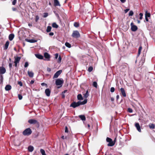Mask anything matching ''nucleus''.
<instances>
[{"instance_id": "obj_57", "label": "nucleus", "mask_w": 155, "mask_h": 155, "mask_svg": "<svg viewBox=\"0 0 155 155\" xmlns=\"http://www.w3.org/2000/svg\"><path fill=\"white\" fill-rule=\"evenodd\" d=\"M120 1L122 3H124L126 2V0H120Z\"/></svg>"}, {"instance_id": "obj_23", "label": "nucleus", "mask_w": 155, "mask_h": 155, "mask_svg": "<svg viewBox=\"0 0 155 155\" xmlns=\"http://www.w3.org/2000/svg\"><path fill=\"white\" fill-rule=\"evenodd\" d=\"M77 98L78 100H83V98L82 97V95L81 94H78L77 96Z\"/></svg>"}, {"instance_id": "obj_50", "label": "nucleus", "mask_w": 155, "mask_h": 155, "mask_svg": "<svg viewBox=\"0 0 155 155\" xmlns=\"http://www.w3.org/2000/svg\"><path fill=\"white\" fill-rule=\"evenodd\" d=\"M12 64L11 63H9V66L10 68V69H11V68H12Z\"/></svg>"}, {"instance_id": "obj_42", "label": "nucleus", "mask_w": 155, "mask_h": 155, "mask_svg": "<svg viewBox=\"0 0 155 155\" xmlns=\"http://www.w3.org/2000/svg\"><path fill=\"white\" fill-rule=\"evenodd\" d=\"M39 18V17L38 15H36L35 16V21L36 22H37Z\"/></svg>"}, {"instance_id": "obj_37", "label": "nucleus", "mask_w": 155, "mask_h": 155, "mask_svg": "<svg viewBox=\"0 0 155 155\" xmlns=\"http://www.w3.org/2000/svg\"><path fill=\"white\" fill-rule=\"evenodd\" d=\"M74 26L75 27H78L79 26V24L77 22H74Z\"/></svg>"}, {"instance_id": "obj_27", "label": "nucleus", "mask_w": 155, "mask_h": 155, "mask_svg": "<svg viewBox=\"0 0 155 155\" xmlns=\"http://www.w3.org/2000/svg\"><path fill=\"white\" fill-rule=\"evenodd\" d=\"M142 49V47L141 46L139 48V50H138V54H137L138 56H139V55H140V54L141 53V52Z\"/></svg>"}, {"instance_id": "obj_5", "label": "nucleus", "mask_w": 155, "mask_h": 155, "mask_svg": "<svg viewBox=\"0 0 155 155\" xmlns=\"http://www.w3.org/2000/svg\"><path fill=\"white\" fill-rule=\"evenodd\" d=\"M15 58L14 63L15 66V67H17V64H18L21 58L20 57H14Z\"/></svg>"}, {"instance_id": "obj_40", "label": "nucleus", "mask_w": 155, "mask_h": 155, "mask_svg": "<svg viewBox=\"0 0 155 155\" xmlns=\"http://www.w3.org/2000/svg\"><path fill=\"white\" fill-rule=\"evenodd\" d=\"M61 56H59L58 57V63H60L61 61Z\"/></svg>"}, {"instance_id": "obj_30", "label": "nucleus", "mask_w": 155, "mask_h": 155, "mask_svg": "<svg viewBox=\"0 0 155 155\" xmlns=\"http://www.w3.org/2000/svg\"><path fill=\"white\" fill-rule=\"evenodd\" d=\"M65 45L68 48H70L71 47V45L68 42H66L65 43Z\"/></svg>"}, {"instance_id": "obj_60", "label": "nucleus", "mask_w": 155, "mask_h": 155, "mask_svg": "<svg viewBox=\"0 0 155 155\" xmlns=\"http://www.w3.org/2000/svg\"><path fill=\"white\" fill-rule=\"evenodd\" d=\"M145 20L146 21H148V18H145Z\"/></svg>"}, {"instance_id": "obj_46", "label": "nucleus", "mask_w": 155, "mask_h": 155, "mask_svg": "<svg viewBox=\"0 0 155 155\" xmlns=\"http://www.w3.org/2000/svg\"><path fill=\"white\" fill-rule=\"evenodd\" d=\"M18 97L19 100H21L22 98V96L20 94H18Z\"/></svg>"}, {"instance_id": "obj_41", "label": "nucleus", "mask_w": 155, "mask_h": 155, "mask_svg": "<svg viewBox=\"0 0 155 155\" xmlns=\"http://www.w3.org/2000/svg\"><path fill=\"white\" fill-rule=\"evenodd\" d=\"M139 15L140 16L139 19L140 20L142 19L143 18V14L142 13H140L139 14Z\"/></svg>"}, {"instance_id": "obj_32", "label": "nucleus", "mask_w": 155, "mask_h": 155, "mask_svg": "<svg viewBox=\"0 0 155 155\" xmlns=\"http://www.w3.org/2000/svg\"><path fill=\"white\" fill-rule=\"evenodd\" d=\"M40 152L42 155H46L45 154V151L43 149L40 150Z\"/></svg>"}, {"instance_id": "obj_20", "label": "nucleus", "mask_w": 155, "mask_h": 155, "mask_svg": "<svg viewBox=\"0 0 155 155\" xmlns=\"http://www.w3.org/2000/svg\"><path fill=\"white\" fill-rule=\"evenodd\" d=\"M28 74L29 77L32 78L33 77L34 74L32 71H28Z\"/></svg>"}, {"instance_id": "obj_9", "label": "nucleus", "mask_w": 155, "mask_h": 155, "mask_svg": "<svg viewBox=\"0 0 155 155\" xmlns=\"http://www.w3.org/2000/svg\"><path fill=\"white\" fill-rule=\"evenodd\" d=\"M135 126L137 130L140 132H141L140 127L139 124L138 123H136L135 124Z\"/></svg>"}, {"instance_id": "obj_17", "label": "nucleus", "mask_w": 155, "mask_h": 155, "mask_svg": "<svg viewBox=\"0 0 155 155\" xmlns=\"http://www.w3.org/2000/svg\"><path fill=\"white\" fill-rule=\"evenodd\" d=\"M14 37V35L13 34H11L9 35L8 36V38L10 41H12Z\"/></svg>"}, {"instance_id": "obj_54", "label": "nucleus", "mask_w": 155, "mask_h": 155, "mask_svg": "<svg viewBox=\"0 0 155 155\" xmlns=\"http://www.w3.org/2000/svg\"><path fill=\"white\" fill-rule=\"evenodd\" d=\"M55 58L56 59H57L58 56V53H56L55 54Z\"/></svg>"}, {"instance_id": "obj_48", "label": "nucleus", "mask_w": 155, "mask_h": 155, "mask_svg": "<svg viewBox=\"0 0 155 155\" xmlns=\"http://www.w3.org/2000/svg\"><path fill=\"white\" fill-rule=\"evenodd\" d=\"M18 84L20 86H22V83L21 81H19L18 82Z\"/></svg>"}, {"instance_id": "obj_11", "label": "nucleus", "mask_w": 155, "mask_h": 155, "mask_svg": "<svg viewBox=\"0 0 155 155\" xmlns=\"http://www.w3.org/2000/svg\"><path fill=\"white\" fill-rule=\"evenodd\" d=\"M6 72V69L3 67H0V73L2 74L5 73Z\"/></svg>"}, {"instance_id": "obj_55", "label": "nucleus", "mask_w": 155, "mask_h": 155, "mask_svg": "<svg viewBox=\"0 0 155 155\" xmlns=\"http://www.w3.org/2000/svg\"><path fill=\"white\" fill-rule=\"evenodd\" d=\"M54 34L53 32H51L49 33V35L50 36H53L54 35Z\"/></svg>"}, {"instance_id": "obj_36", "label": "nucleus", "mask_w": 155, "mask_h": 155, "mask_svg": "<svg viewBox=\"0 0 155 155\" xmlns=\"http://www.w3.org/2000/svg\"><path fill=\"white\" fill-rule=\"evenodd\" d=\"M93 68L92 67L90 66L88 68V71L89 72H91L93 70Z\"/></svg>"}, {"instance_id": "obj_38", "label": "nucleus", "mask_w": 155, "mask_h": 155, "mask_svg": "<svg viewBox=\"0 0 155 155\" xmlns=\"http://www.w3.org/2000/svg\"><path fill=\"white\" fill-rule=\"evenodd\" d=\"M41 85L42 86H45L46 87H48V85L47 84L44 83H42L41 84Z\"/></svg>"}, {"instance_id": "obj_26", "label": "nucleus", "mask_w": 155, "mask_h": 155, "mask_svg": "<svg viewBox=\"0 0 155 155\" xmlns=\"http://www.w3.org/2000/svg\"><path fill=\"white\" fill-rule=\"evenodd\" d=\"M89 95V94L88 92V91L87 90L86 93L84 94V97L86 99Z\"/></svg>"}, {"instance_id": "obj_31", "label": "nucleus", "mask_w": 155, "mask_h": 155, "mask_svg": "<svg viewBox=\"0 0 155 155\" xmlns=\"http://www.w3.org/2000/svg\"><path fill=\"white\" fill-rule=\"evenodd\" d=\"M149 126L151 129H154L155 128V125L153 124H149Z\"/></svg>"}, {"instance_id": "obj_47", "label": "nucleus", "mask_w": 155, "mask_h": 155, "mask_svg": "<svg viewBox=\"0 0 155 155\" xmlns=\"http://www.w3.org/2000/svg\"><path fill=\"white\" fill-rule=\"evenodd\" d=\"M28 62H26L25 63V64L24 65L25 67L26 68V67H28Z\"/></svg>"}, {"instance_id": "obj_34", "label": "nucleus", "mask_w": 155, "mask_h": 155, "mask_svg": "<svg viewBox=\"0 0 155 155\" xmlns=\"http://www.w3.org/2000/svg\"><path fill=\"white\" fill-rule=\"evenodd\" d=\"M93 85L96 88L97 87V84L96 82L94 81L93 83Z\"/></svg>"}, {"instance_id": "obj_6", "label": "nucleus", "mask_w": 155, "mask_h": 155, "mask_svg": "<svg viewBox=\"0 0 155 155\" xmlns=\"http://www.w3.org/2000/svg\"><path fill=\"white\" fill-rule=\"evenodd\" d=\"M62 70H60L57 71L54 75L53 78H56L58 77L61 74L62 72Z\"/></svg>"}, {"instance_id": "obj_49", "label": "nucleus", "mask_w": 155, "mask_h": 155, "mask_svg": "<svg viewBox=\"0 0 155 155\" xmlns=\"http://www.w3.org/2000/svg\"><path fill=\"white\" fill-rule=\"evenodd\" d=\"M16 2H17V0H14L12 2V5H15V4L16 3Z\"/></svg>"}, {"instance_id": "obj_35", "label": "nucleus", "mask_w": 155, "mask_h": 155, "mask_svg": "<svg viewBox=\"0 0 155 155\" xmlns=\"http://www.w3.org/2000/svg\"><path fill=\"white\" fill-rule=\"evenodd\" d=\"M134 14V12L132 11H130L129 12V16H132Z\"/></svg>"}, {"instance_id": "obj_33", "label": "nucleus", "mask_w": 155, "mask_h": 155, "mask_svg": "<svg viewBox=\"0 0 155 155\" xmlns=\"http://www.w3.org/2000/svg\"><path fill=\"white\" fill-rule=\"evenodd\" d=\"M3 76L1 75L0 76V84H2L3 81Z\"/></svg>"}, {"instance_id": "obj_15", "label": "nucleus", "mask_w": 155, "mask_h": 155, "mask_svg": "<svg viewBox=\"0 0 155 155\" xmlns=\"http://www.w3.org/2000/svg\"><path fill=\"white\" fill-rule=\"evenodd\" d=\"M120 90L123 96L124 97H125L126 96V95L124 89L123 88H120Z\"/></svg>"}, {"instance_id": "obj_13", "label": "nucleus", "mask_w": 155, "mask_h": 155, "mask_svg": "<svg viewBox=\"0 0 155 155\" xmlns=\"http://www.w3.org/2000/svg\"><path fill=\"white\" fill-rule=\"evenodd\" d=\"M25 41L28 42L30 43H35L37 41L35 39H26Z\"/></svg>"}, {"instance_id": "obj_10", "label": "nucleus", "mask_w": 155, "mask_h": 155, "mask_svg": "<svg viewBox=\"0 0 155 155\" xmlns=\"http://www.w3.org/2000/svg\"><path fill=\"white\" fill-rule=\"evenodd\" d=\"M51 92V90L49 88L46 89L45 91V93L46 95L48 97H49L50 96Z\"/></svg>"}, {"instance_id": "obj_12", "label": "nucleus", "mask_w": 155, "mask_h": 155, "mask_svg": "<svg viewBox=\"0 0 155 155\" xmlns=\"http://www.w3.org/2000/svg\"><path fill=\"white\" fill-rule=\"evenodd\" d=\"M53 1L54 2V6H61V5L58 0H53Z\"/></svg>"}, {"instance_id": "obj_18", "label": "nucleus", "mask_w": 155, "mask_h": 155, "mask_svg": "<svg viewBox=\"0 0 155 155\" xmlns=\"http://www.w3.org/2000/svg\"><path fill=\"white\" fill-rule=\"evenodd\" d=\"M12 88L11 86L10 85H7L6 86L5 89L6 91H8L11 89Z\"/></svg>"}, {"instance_id": "obj_8", "label": "nucleus", "mask_w": 155, "mask_h": 155, "mask_svg": "<svg viewBox=\"0 0 155 155\" xmlns=\"http://www.w3.org/2000/svg\"><path fill=\"white\" fill-rule=\"evenodd\" d=\"M28 122L31 124H35L38 123L37 120L35 119H30L28 120Z\"/></svg>"}, {"instance_id": "obj_59", "label": "nucleus", "mask_w": 155, "mask_h": 155, "mask_svg": "<svg viewBox=\"0 0 155 155\" xmlns=\"http://www.w3.org/2000/svg\"><path fill=\"white\" fill-rule=\"evenodd\" d=\"M119 98V96L118 95H117L116 96V99L117 100Z\"/></svg>"}, {"instance_id": "obj_53", "label": "nucleus", "mask_w": 155, "mask_h": 155, "mask_svg": "<svg viewBox=\"0 0 155 155\" xmlns=\"http://www.w3.org/2000/svg\"><path fill=\"white\" fill-rule=\"evenodd\" d=\"M51 68H47V71H48L50 72L51 71Z\"/></svg>"}, {"instance_id": "obj_44", "label": "nucleus", "mask_w": 155, "mask_h": 155, "mask_svg": "<svg viewBox=\"0 0 155 155\" xmlns=\"http://www.w3.org/2000/svg\"><path fill=\"white\" fill-rule=\"evenodd\" d=\"M128 111L130 113H132L133 112V110L132 109L130 108H128Z\"/></svg>"}, {"instance_id": "obj_21", "label": "nucleus", "mask_w": 155, "mask_h": 155, "mask_svg": "<svg viewBox=\"0 0 155 155\" xmlns=\"http://www.w3.org/2000/svg\"><path fill=\"white\" fill-rule=\"evenodd\" d=\"M79 117L83 121H85L86 120V117L84 115H80Z\"/></svg>"}, {"instance_id": "obj_29", "label": "nucleus", "mask_w": 155, "mask_h": 155, "mask_svg": "<svg viewBox=\"0 0 155 155\" xmlns=\"http://www.w3.org/2000/svg\"><path fill=\"white\" fill-rule=\"evenodd\" d=\"M52 26L53 27L55 28H57L58 27V25L55 23H54L52 24Z\"/></svg>"}, {"instance_id": "obj_63", "label": "nucleus", "mask_w": 155, "mask_h": 155, "mask_svg": "<svg viewBox=\"0 0 155 155\" xmlns=\"http://www.w3.org/2000/svg\"><path fill=\"white\" fill-rule=\"evenodd\" d=\"M137 21L138 23V24L140 23V21H139V20H137Z\"/></svg>"}, {"instance_id": "obj_22", "label": "nucleus", "mask_w": 155, "mask_h": 155, "mask_svg": "<svg viewBox=\"0 0 155 155\" xmlns=\"http://www.w3.org/2000/svg\"><path fill=\"white\" fill-rule=\"evenodd\" d=\"M34 147L32 146H29L28 147V151L30 152H32L34 150Z\"/></svg>"}, {"instance_id": "obj_58", "label": "nucleus", "mask_w": 155, "mask_h": 155, "mask_svg": "<svg viewBox=\"0 0 155 155\" xmlns=\"http://www.w3.org/2000/svg\"><path fill=\"white\" fill-rule=\"evenodd\" d=\"M34 82V80H31V81L30 82V84H33Z\"/></svg>"}, {"instance_id": "obj_45", "label": "nucleus", "mask_w": 155, "mask_h": 155, "mask_svg": "<svg viewBox=\"0 0 155 155\" xmlns=\"http://www.w3.org/2000/svg\"><path fill=\"white\" fill-rule=\"evenodd\" d=\"M114 90H115V89L114 88V87H111V88H110V91L111 92H114Z\"/></svg>"}, {"instance_id": "obj_2", "label": "nucleus", "mask_w": 155, "mask_h": 155, "mask_svg": "<svg viewBox=\"0 0 155 155\" xmlns=\"http://www.w3.org/2000/svg\"><path fill=\"white\" fill-rule=\"evenodd\" d=\"M64 83V80L62 78H58L55 81V84L57 86H60L59 87H58V88L60 87H61Z\"/></svg>"}, {"instance_id": "obj_28", "label": "nucleus", "mask_w": 155, "mask_h": 155, "mask_svg": "<svg viewBox=\"0 0 155 155\" xmlns=\"http://www.w3.org/2000/svg\"><path fill=\"white\" fill-rule=\"evenodd\" d=\"M51 27L50 26H48L46 29V31L47 32H50L51 31Z\"/></svg>"}, {"instance_id": "obj_1", "label": "nucleus", "mask_w": 155, "mask_h": 155, "mask_svg": "<svg viewBox=\"0 0 155 155\" xmlns=\"http://www.w3.org/2000/svg\"><path fill=\"white\" fill-rule=\"evenodd\" d=\"M87 99H84V100L82 102L81 101H79L77 102H74L71 104L70 107L75 108L76 107L79 106L80 105L85 104L87 103Z\"/></svg>"}, {"instance_id": "obj_64", "label": "nucleus", "mask_w": 155, "mask_h": 155, "mask_svg": "<svg viewBox=\"0 0 155 155\" xmlns=\"http://www.w3.org/2000/svg\"><path fill=\"white\" fill-rule=\"evenodd\" d=\"M87 127H88V128H90V124H87Z\"/></svg>"}, {"instance_id": "obj_7", "label": "nucleus", "mask_w": 155, "mask_h": 155, "mask_svg": "<svg viewBox=\"0 0 155 155\" xmlns=\"http://www.w3.org/2000/svg\"><path fill=\"white\" fill-rule=\"evenodd\" d=\"M130 25L131 26V29L132 31H135L137 30V27L136 25H134L133 22L131 23Z\"/></svg>"}, {"instance_id": "obj_25", "label": "nucleus", "mask_w": 155, "mask_h": 155, "mask_svg": "<svg viewBox=\"0 0 155 155\" xmlns=\"http://www.w3.org/2000/svg\"><path fill=\"white\" fill-rule=\"evenodd\" d=\"M150 14L149 13H148L147 11H146L145 14V18H149L150 17Z\"/></svg>"}, {"instance_id": "obj_4", "label": "nucleus", "mask_w": 155, "mask_h": 155, "mask_svg": "<svg viewBox=\"0 0 155 155\" xmlns=\"http://www.w3.org/2000/svg\"><path fill=\"white\" fill-rule=\"evenodd\" d=\"M74 38H79L80 35L78 31H74L71 35Z\"/></svg>"}, {"instance_id": "obj_43", "label": "nucleus", "mask_w": 155, "mask_h": 155, "mask_svg": "<svg viewBox=\"0 0 155 155\" xmlns=\"http://www.w3.org/2000/svg\"><path fill=\"white\" fill-rule=\"evenodd\" d=\"M48 15V13H45L44 14L43 17L44 18H46L47 17Z\"/></svg>"}, {"instance_id": "obj_51", "label": "nucleus", "mask_w": 155, "mask_h": 155, "mask_svg": "<svg viewBox=\"0 0 155 155\" xmlns=\"http://www.w3.org/2000/svg\"><path fill=\"white\" fill-rule=\"evenodd\" d=\"M68 128L66 126L65 127V133H68Z\"/></svg>"}, {"instance_id": "obj_61", "label": "nucleus", "mask_w": 155, "mask_h": 155, "mask_svg": "<svg viewBox=\"0 0 155 155\" xmlns=\"http://www.w3.org/2000/svg\"><path fill=\"white\" fill-rule=\"evenodd\" d=\"M111 100L112 101H113L114 100V98L113 97L111 98Z\"/></svg>"}, {"instance_id": "obj_62", "label": "nucleus", "mask_w": 155, "mask_h": 155, "mask_svg": "<svg viewBox=\"0 0 155 155\" xmlns=\"http://www.w3.org/2000/svg\"><path fill=\"white\" fill-rule=\"evenodd\" d=\"M56 15L57 16L58 18H59V16L58 14H56Z\"/></svg>"}, {"instance_id": "obj_39", "label": "nucleus", "mask_w": 155, "mask_h": 155, "mask_svg": "<svg viewBox=\"0 0 155 155\" xmlns=\"http://www.w3.org/2000/svg\"><path fill=\"white\" fill-rule=\"evenodd\" d=\"M112 140L109 137H107L106 139V141L108 142H110Z\"/></svg>"}, {"instance_id": "obj_24", "label": "nucleus", "mask_w": 155, "mask_h": 155, "mask_svg": "<svg viewBox=\"0 0 155 155\" xmlns=\"http://www.w3.org/2000/svg\"><path fill=\"white\" fill-rule=\"evenodd\" d=\"M114 145V143L112 141V140L111 141L109 142V143L107 144V146H112Z\"/></svg>"}, {"instance_id": "obj_3", "label": "nucleus", "mask_w": 155, "mask_h": 155, "mask_svg": "<svg viewBox=\"0 0 155 155\" xmlns=\"http://www.w3.org/2000/svg\"><path fill=\"white\" fill-rule=\"evenodd\" d=\"M32 131L31 129L29 128L25 129L23 132V134L24 135H29L31 134Z\"/></svg>"}, {"instance_id": "obj_16", "label": "nucleus", "mask_w": 155, "mask_h": 155, "mask_svg": "<svg viewBox=\"0 0 155 155\" xmlns=\"http://www.w3.org/2000/svg\"><path fill=\"white\" fill-rule=\"evenodd\" d=\"M36 57L40 59H42L43 58V57L42 55L38 54H35Z\"/></svg>"}, {"instance_id": "obj_56", "label": "nucleus", "mask_w": 155, "mask_h": 155, "mask_svg": "<svg viewBox=\"0 0 155 155\" xmlns=\"http://www.w3.org/2000/svg\"><path fill=\"white\" fill-rule=\"evenodd\" d=\"M12 10L14 11H16L17 10V9L15 8H12Z\"/></svg>"}, {"instance_id": "obj_14", "label": "nucleus", "mask_w": 155, "mask_h": 155, "mask_svg": "<svg viewBox=\"0 0 155 155\" xmlns=\"http://www.w3.org/2000/svg\"><path fill=\"white\" fill-rule=\"evenodd\" d=\"M45 57L47 59V60H49L50 58V55L47 52H45L44 54Z\"/></svg>"}, {"instance_id": "obj_52", "label": "nucleus", "mask_w": 155, "mask_h": 155, "mask_svg": "<svg viewBox=\"0 0 155 155\" xmlns=\"http://www.w3.org/2000/svg\"><path fill=\"white\" fill-rule=\"evenodd\" d=\"M130 10L129 9L127 8L125 10L124 12L125 13H127L129 10Z\"/></svg>"}, {"instance_id": "obj_19", "label": "nucleus", "mask_w": 155, "mask_h": 155, "mask_svg": "<svg viewBox=\"0 0 155 155\" xmlns=\"http://www.w3.org/2000/svg\"><path fill=\"white\" fill-rule=\"evenodd\" d=\"M9 44V42L8 41H7L6 42L4 47V49L6 50L8 48Z\"/></svg>"}]
</instances>
